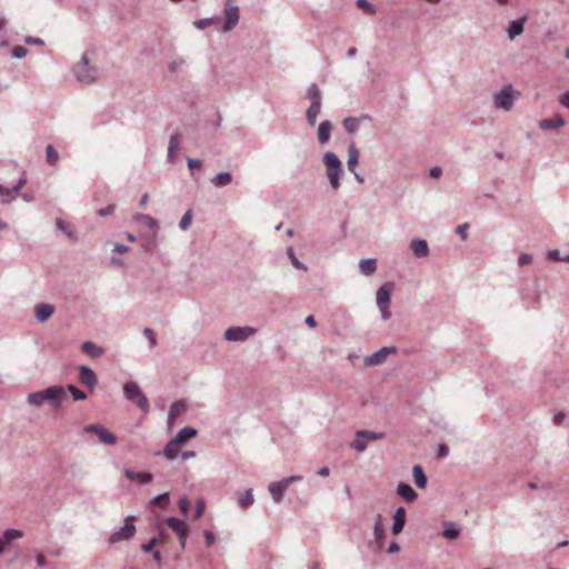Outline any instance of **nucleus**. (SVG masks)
Wrapping results in <instances>:
<instances>
[{
    "instance_id": "f257e3e1",
    "label": "nucleus",
    "mask_w": 569,
    "mask_h": 569,
    "mask_svg": "<svg viewBox=\"0 0 569 569\" xmlns=\"http://www.w3.org/2000/svg\"><path fill=\"white\" fill-rule=\"evenodd\" d=\"M66 398V389L62 386H52L43 390L30 392L27 402L33 407H41L49 403L52 408L59 409Z\"/></svg>"
},
{
    "instance_id": "f03ea898",
    "label": "nucleus",
    "mask_w": 569,
    "mask_h": 569,
    "mask_svg": "<svg viewBox=\"0 0 569 569\" xmlns=\"http://www.w3.org/2000/svg\"><path fill=\"white\" fill-rule=\"evenodd\" d=\"M76 79L83 84H91L99 78V71L96 66L90 64L87 54H83L80 61L72 69Z\"/></svg>"
},
{
    "instance_id": "7ed1b4c3",
    "label": "nucleus",
    "mask_w": 569,
    "mask_h": 569,
    "mask_svg": "<svg viewBox=\"0 0 569 569\" xmlns=\"http://www.w3.org/2000/svg\"><path fill=\"white\" fill-rule=\"evenodd\" d=\"M123 395L127 400L137 405L143 412L150 409L149 400L141 391L139 385L134 381H128L123 385Z\"/></svg>"
},
{
    "instance_id": "20e7f679",
    "label": "nucleus",
    "mask_w": 569,
    "mask_h": 569,
    "mask_svg": "<svg viewBox=\"0 0 569 569\" xmlns=\"http://www.w3.org/2000/svg\"><path fill=\"white\" fill-rule=\"evenodd\" d=\"M392 290H393V283L386 282L378 289L377 295H376L377 306L381 312V317L383 320H388L391 317L389 307H390Z\"/></svg>"
},
{
    "instance_id": "39448f33",
    "label": "nucleus",
    "mask_w": 569,
    "mask_h": 569,
    "mask_svg": "<svg viewBox=\"0 0 569 569\" xmlns=\"http://www.w3.org/2000/svg\"><path fill=\"white\" fill-rule=\"evenodd\" d=\"M516 99L517 92L513 90L512 86H507L495 93L493 103L497 109L510 111L513 108Z\"/></svg>"
},
{
    "instance_id": "423d86ee",
    "label": "nucleus",
    "mask_w": 569,
    "mask_h": 569,
    "mask_svg": "<svg viewBox=\"0 0 569 569\" xmlns=\"http://www.w3.org/2000/svg\"><path fill=\"white\" fill-rule=\"evenodd\" d=\"M385 437L383 432H376L369 430H358L356 432V439L351 442L350 447L359 452L366 450L370 441L380 440Z\"/></svg>"
},
{
    "instance_id": "0eeeda50",
    "label": "nucleus",
    "mask_w": 569,
    "mask_h": 569,
    "mask_svg": "<svg viewBox=\"0 0 569 569\" xmlns=\"http://www.w3.org/2000/svg\"><path fill=\"white\" fill-rule=\"evenodd\" d=\"M301 479H302L301 476H291V477H287L284 479H282L280 481L271 482L268 486V490L272 497V500L276 503H279L282 500L283 495L287 491V489L289 488V486L296 481H300Z\"/></svg>"
},
{
    "instance_id": "6e6552de",
    "label": "nucleus",
    "mask_w": 569,
    "mask_h": 569,
    "mask_svg": "<svg viewBox=\"0 0 569 569\" xmlns=\"http://www.w3.org/2000/svg\"><path fill=\"white\" fill-rule=\"evenodd\" d=\"M136 533V527H134V517L133 516H127L124 518V523L121 526L117 531H114L109 537L110 543H117L123 540L131 539Z\"/></svg>"
},
{
    "instance_id": "1a4fd4ad",
    "label": "nucleus",
    "mask_w": 569,
    "mask_h": 569,
    "mask_svg": "<svg viewBox=\"0 0 569 569\" xmlns=\"http://www.w3.org/2000/svg\"><path fill=\"white\" fill-rule=\"evenodd\" d=\"M253 327H230L224 331V339L228 341L243 342L256 333Z\"/></svg>"
},
{
    "instance_id": "9d476101",
    "label": "nucleus",
    "mask_w": 569,
    "mask_h": 569,
    "mask_svg": "<svg viewBox=\"0 0 569 569\" xmlns=\"http://www.w3.org/2000/svg\"><path fill=\"white\" fill-rule=\"evenodd\" d=\"M83 431L97 435L100 442H102L103 445H114L117 442V437L100 425L86 426L83 428Z\"/></svg>"
},
{
    "instance_id": "9b49d317",
    "label": "nucleus",
    "mask_w": 569,
    "mask_h": 569,
    "mask_svg": "<svg viewBox=\"0 0 569 569\" xmlns=\"http://www.w3.org/2000/svg\"><path fill=\"white\" fill-rule=\"evenodd\" d=\"M167 523L169 528L177 533L181 548L183 549L186 547V541L189 533L187 525L184 523L183 520L176 517H169L167 519Z\"/></svg>"
},
{
    "instance_id": "f8f14e48",
    "label": "nucleus",
    "mask_w": 569,
    "mask_h": 569,
    "mask_svg": "<svg viewBox=\"0 0 569 569\" xmlns=\"http://www.w3.org/2000/svg\"><path fill=\"white\" fill-rule=\"evenodd\" d=\"M396 350L397 349L395 347H382L378 351L365 358V366L373 367L381 365L386 361L387 357L390 353H395Z\"/></svg>"
},
{
    "instance_id": "ddd939ff",
    "label": "nucleus",
    "mask_w": 569,
    "mask_h": 569,
    "mask_svg": "<svg viewBox=\"0 0 569 569\" xmlns=\"http://www.w3.org/2000/svg\"><path fill=\"white\" fill-rule=\"evenodd\" d=\"M239 21V8L227 2L224 9V23L222 27L223 32L232 30Z\"/></svg>"
},
{
    "instance_id": "4468645a",
    "label": "nucleus",
    "mask_w": 569,
    "mask_h": 569,
    "mask_svg": "<svg viewBox=\"0 0 569 569\" xmlns=\"http://www.w3.org/2000/svg\"><path fill=\"white\" fill-rule=\"evenodd\" d=\"M78 369L80 382L87 386L90 390L94 389V387L98 385L96 372L84 365L79 366Z\"/></svg>"
},
{
    "instance_id": "2eb2a0df",
    "label": "nucleus",
    "mask_w": 569,
    "mask_h": 569,
    "mask_svg": "<svg viewBox=\"0 0 569 569\" xmlns=\"http://www.w3.org/2000/svg\"><path fill=\"white\" fill-rule=\"evenodd\" d=\"M54 313V306L51 303H38L34 306V316L37 320L41 323L49 320Z\"/></svg>"
},
{
    "instance_id": "dca6fc26",
    "label": "nucleus",
    "mask_w": 569,
    "mask_h": 569,
    "mask_svg": "<svg viewBox=\"0 0 569 569\" xmlns=\"http://www.w3.org/2000/svg\"><path fill=\"white\" fill-rule=\"evenodd\" d=\"M133 220L137 223L143 224L147 228H149L151 230V233H153V237H157L159 227H158V221L153 217L146 214V213H136L133 216Z\"/></svg>"
},
{
    "instance_id": "f3484780",
    "label": "nucleus",
    "mask_w": 569,
    "mask_h": 569,
    "mask_svg": "<svg viewBox=\"0 0 569 569\" xmlns=\"http://www.w3.org/2000/svg\"><path fill=\"white\" fill-rule=\"evenodd\" d=\"M366 120H368V121L371 120V117L369 114H362L358 118L357 117H348V118L343 119L342 126L348 133L352 134V133L357 132V130L359 129L360 122L366 121Z\"/></svg>"
},
{
    "instance_id": "a211bd4d",
    "label": "nucleus",
    "mask_w": 569,
    "mask_h": 569,
    "mask_svg": "<svg viewBox=\"0 0 569 569\" xmlns=\"http://www.w3.org/2000/svg\"><path fill=\"white\" fill-rule=\"evenodd\" d=\"M406 525V510L403 507H399L396 509L393 513V523L391 527V531L395 536H398Z\"/></svg>"
},
{
    "instance_id": "6ab92c4d",
    "label": "nucleus",
    "mask_w": 569,
    "mask_h": 569,
    "mask_svg": "<svg viewBox=\"0 0 569 569\" xmlns=\"http://www.w3.org/2000/svg\"><path fill=\"white\" fill-rule=\"evenodd\" d=\"M373 536H375L378 548L382 549L385 537H386V530L382 525V516L380 513H378L375 519Z\"/></svg>"
},
{
    "instance_id": "aec40b11",
    "label": "nucleus",
    "mask_w": 569,
    "mask_h": 569,
    "mask_svg": "<svg viewBox=\"0 0 569 569\" xmlns=\"http://www.w3.org/2000/svg\"><path fill=\"white\" fill-rule=\"evenodd\" d=\"M565 126V119L560 114L553 118L542 119L539 121V128L542 130H555Z\"/></svg>"
},
{
    "instance_id": "412c9836",
    "label": "nucleus",
    "mask_w": 569,
    "mask_h": 569,
    "mask_svg": "<svg viewBox=\"0 0 569 569\" xmlns=\"http://www.w3.org/2000/svg\"><path fill=\"white\" fill-rule=\"evenodd\" d=\"M527 18L521 17L519 19L512 20L507 29L508 37L512 40L516 37L520 36L523 32V27Z\"/></svg>"
},
{
    "instance_id": "4be33fe9",
    "label": "nucleus",
    "mask_w": 569,
    "mask_h": 569,
    "mask_svg": "<svg viewBox=\"0 0 569 569\" xmlns=\"http://www.w3.org/2000/svg\"><path fill=\"white\" fill-rule=\"evenodd\" d=\"M411 250L417 258H423L429 254L428 242L423 239H413L411 241Z\"/></svg>"
},
{
    "instance_id": "5701e85b",
    "label": "nucleus",
    "mask_w": 569,
    "mask_h": 569,
    "mask_svg": "<svg viewBox=\"0 0 569 569\" xmlns=\"http://www.w3.org/2000/svg\"><path fill=\"white\" fill-rule=\"evenodd\" d=\"M332 131V123L330 120H323L320 122L318 128V141L320 144H326Z\"/></svg>"
},
{
    "instance_id": "b1692460",
    "label": "nucleus",
    "mask_w": 569,
    "mask_h": 569,
    "mask_svg": "<svg viewBox=\"0 0 569 569\" xmlns=\"http://www.w3.org/2000/svg\"><path fill=\"white\" fill-rule=\"evenodd\" d=\"M123 472L128 479L139 481L143 485L150 483L153 479V476L149 472H136L129 468H126Z\"/></svg>"
},
{
    "instance_id": "393cba45",
    "label": "nucleus",
    "mask_w": 569,
    "mask_h": 569,
    "mask_svg": "<svg viewBox=\"0 0 569 569\" xmlns=\"http://www.w3.org/2000/svg\"><path fill=\"white\" fill-rule=\"evenodd\" d=\"M397 493L401 498H403L406 501H409V502H412L418 497V493L413 490V488L410 485L406 483V482H400L398 485Z\"/></svg>"
},
{
    "instance_id": "a878e982",
    "label": "nucleus",
    "mask_w": 569,
    "mask_h": 569,
    "mask_svg": "<svg viewBox=\"0 0 569 569\" xmlns=\"http://www.w3.org/2000/svg\"><path fill=\"white\" fill-rule=\"evenodd\" d=\"M82 351L89 357L97 359L104 353V349L92 341H84L81 347Z\"/></svg>"
},
{
    "instance_id": "bb28decb",
    "label": "nucleus",
    "mask_w": 569,
    "mask_h": 569,
    "mask_svg": "<svg viewBox=\"0 0 569 569\" xmlns=\"http://www.w3.org/2000/svg\"><path fill=\"white\" fill-rule=\"evenodd\" d=\"M198 431L193 427L182 428L176 436L174 441L180 446L197 436Z\"/></svg>"
},
{
    "instance_id": "cd10ccee",
    "label": "nucleus",
    "mask_w": 569,
    "mask_h": 569,
    "mask_svg": "<svg viewBox=\"0 0 569 569\" xmlns=\"http://www.w3.org/2000/svg\"><path fill=\"white\" fill-rule=\"evenodd\" d=\"M323 163L327 167V170H340L342 169V163L336 153L331 151H327L323 154Z\"/></svg>"
},
{
    "instance_id": "c85d7f7f",
    "label": "nucleus",
    "mask_w": 569,
    "mask_h": 569,
    "mask_svg": "<svg viewBox=\"0 0 569 569\" xmlns=\"http://www.w3.org/2000/svg\"><path fill=\"white\" fill-rule=\"evenodd\" d=\"M359 161V151L353 142H351L348 147V161L347 167L348 170L351 172H355L356 167L358 166Z\"/></svg>"
},
{
    "instance_id": "c756f323",
    "label": "nucleus",
    "mask_w": 569,
    "mask_h": 569,
    "mask_svg": "<svg viewBox=\"0 0 569 569\" xmlns=\"http://www.w3.org/2000/svg\"><path fill=\"white\" fill-rule=\"evenodd\" d=\"M461 533V527L455 522H445L442 536L448 540H455Z\"/></svg>"
},
{
    "instance_id": "7c9ffc66",
    "label": "nucleus",
    "mask_w": 569,
    "mask_h": 569,
    "mask_svg": "<svg viewBox=\"0 0 569 569\" xmlns=\"http://www.w3.org/2000/svg\"><path fill=\"white\" fill-rule=\"evenodd\" d=\"M179 146H180L179 134L174 133L169 139L168 153H167V161L168 162L172 163L174 161L176 152L178 151Z\"/></svg>"
},
{
    "instance_id": "2f4dec72",
    "label": "nucleus",
    "mask_w": 569,
    "mask_h": 569,
    "mask_svg": "<svg viewBox=\"0 0 569 569\" xmlns=\"http://www.w3.org/2000/svg\"><path fill=\"white\" fill-rule=\"evenodd\" d=\"M322 103H310V107L306 111V119L310 127H315L317 118L321 111Z\"/></svg>"
},
{
    "instance_id": "473e14b6",
    "label": "nucleus",
    "mask_w": 569,
    "mask_h": 569,
    "mask_svg": "<svg viewBox=\"0 0 569 569\" xmlns=\"http://www.w3.org/2000/svg\"><path fill=\"white\" fill-rule=\"evenodd\" d=\"M179 451V445L174 441V439H171L163 448L162 451H158L156 455H163L169 460H173L177 458Z\"/></svg>"
},
{
    "instance_id": "72a5a7b5",
    "label": "nucleus",
    "mask_w": 569,
    "mask_h": 569,
    "mask_svg": "<svg viewBox=\"0 0 569 569\" xmlns=\"http://www.w3.org/2000/svg\"><path fill=\"white\" fill-rule=\"evenodd\" d=\"M412 476H413L415 483L418 488L425 489L427 487L428 479H427V476L425 475L421 466H419V465L413 466Z\"/></svg>"
},
{
    "instance_id": "f704fd0d",
    "label": "nucleus",
    "mask_w": 569,
    "mask_h": 569,
    "mask_svg": "<svg viewBox=\"0 0 569 569\" xmlns=\"http://www.w3.org/2000/svg\"><path fill=\"white\" fill-rule=\"evenodd\" d=\"M253 502H254V498H253L252 489H248L244 492L239 493V496H238V506L242 510H246L249 507H251L253 505Z\"/></svg>"
},
{
    "instance_id": "c9c22d12",
    "label": "nucleus",
    "mask_w": 569,
    "mask_h": 569,
    "mask_svg": "<svg viewBox=\"0 0 569 569\" xmlns=\"http://www.w3.org/2000/svg\"><path fill=\"white\" fill-rule=\"evenodd\" d=\"M359 269L362 274L370 276L377 269V260L373 258L362 259L359 263Z\"/></svg>"
},
{
    "instance_id": "e433bc0d",
    "label": "nucleus",
    "mask_w": 569,
    "mask_h": 569,
    "mask_svg": "<svg viewBox=\"0 0 569 569\" xmlns=\"http://www.w3.org/2000/svg\"><path fill=\"white\" fill-rule=\"evenodd\" d=\"M186 410V403L183 401H176L173 402L168 412V422L171 423L174 421L179 415Z\"/></svg>"
},
{
    "instance_id": "4c0bfd02",
    "label": "nucleus",
    "mask_w": 569,
    "mask_h": 569,
    "mask_svg": "<svg viewBox=\"0 0 569 569\" xmlns=\"http://www.w3.org/2000/svg\"><path fill=\"white\" fill-rule=\"evenodd\" d=\"M210 181L214 187L221 188L231 183L232 174L230 172H220L211 178Z\"/></svg>"
},
{
    "instance_id": "58836bf2",
    "label": "nucleus",
    "mask_w": 569,
    "mask_h": 569,
    "mask_svg": "<svg viewBox=\"0 0 569 569\" xmlns=\"http://www.w3.org/2000/svg\"><path fill=\"white\" fill-rule=\"evenodd\" d=\"M23 536V532L18 529H7L3 532V536L0 538V542L6 548L7 545H9L12 540L21 538Z\"/></svg>"
},
{
    "instance_id": "ea45409f",
    "label": "nucleus",
    "mask_w": 569,
    "mask_h": 569,
    "mask_svg": "<svg viewBox=\"0 0 569 569\" xmlns=\"http://www.w3.org/2000/svg\"><path fill=\"white\" fill-rule=\"evenodd\" d=\"M187 64V60L181 56H174L168 63V70L170 73L179 72Z\"/></svg>"
},
{
    "instance_id": "a19ab883",
    "label": "nucleus",
    "mask_w": 569,
    "mask_h": 569,
    "mask_svg": "<svg viewBox=\"0 0 569 569\" xmlns=\"http://www.w3.org/2000/svg\"><path fill=\"white\" fill-rule=\"evenodd\" d=\"M17 198V192L14 188H7L0 184V201L2 203H10Z\"/></svg>"
},
{
    "instance_id": "79ce46f5",
    "label": "nucleus",
    "mask_w": 569,
    "mask_h": 569,
    "mask_svg": "<svg viewBox=\"0 0 569 569\" xmlns=\"http://www.w3.org/2000/svg\"><path fill=\"white\" fill-rule=\"evenodd\" d=\"M343 173V169L340 170H327V177L329 179L331 188L336 191L340 187V177Z\"/></svg>"
},
{
    "instance_id": "37998d69",
    "label": "nucleus",
    "mask_w": 569,
    "mask_h": 569,
    "mask_svg": "<svg viewBox=\"0 0 569 569\" xmlns=\"http://www.w3.org/2000/svg\"><path fill=\"white\" fill-rule=\"evenodd\" d=\"M307 98L311 103H322L321 102V91L316 83H311L307 90Z\"/></svg>"
},
{
    "instance_id": "c03bdc74",
    "label": "nucleus",
    "mask_w": 569,
    "mask_h": 569,
    "mask_svg": "<svg viewBox=\"0 0 569 569\" xmlns=\"http://www.w3.org/2000/svg\"><path fill=\"white\" fill-rule=\"evenodd\" d=\"M46 159L50 166H56L59 160V153L52 144H48L46 148Z\"/></svg>"
},
{
    "instance_id": "a18cd8bd",
    "label": "nucleus",
    "mask_w": 569,
    "mask_h": 569,
    "mask_svg": "<svg viewBox=\"0 0 569 569\" xmlns=\"http://www.w3.org/2000/svg\"><path fill=\"white\" fill-rule=\"evenodd\" d=\"M64 389H66V392L69 391L72 395V397L76 401H81V400L87 399L86 392H83L82 390L77 388L74 385H68Z\"/></svg>"
},
{
    "instance_id": "49530a36",
    "label": "nucleus",
    "mask_w": 569,
    "mask_h": 569,
    "mask_svg": "<svg viewBox=\"0 0 569 569\" xmlns=\"http://www.w3.org/2000/svg\"><path fill=\"white\" fill-rule=\"evenodd\" d=\"M287 254L291 261V263L293 264L295 268L297 269H300V270H303L306 271L307 270V266L305 263H302L295 254L293 252V249L291 247H289L287 249Z\"/></svg>"
},
{
    "instance_id": "de8ad7c7",
    "label": "nucleus",
    "mask_w": 569,
    "mask_h": 569,
    "mask_svg": "<svg viewBox=\"0 0 569 569\" xmlns=\"http://www.w3.org/2000/svg\"><path fill=\"white\" fill-rule=\"evenodd\" d=\"M191 220H192V211L189 209L184 212V214L182 216V218L180 220V223H179L180 229L187 230L191 223Z\"/></svg>"
},
{
    "instance_id": "09e8293b",
    "label": "nucleus",
    "mask_w": 569,
    "mask_h": 569,
    "mask_svg": "<svg viewBox=\"0 0 569 569\" xmlns=\"http://www.w3.org/2000/svg\"><path fill=\"white\" fill-rule=\"evenodd\" d=\"M168 501H169V493L163 492V493H160V495L156 496L154 498H152L150 501V505L163 506V505L168 503Z\"/></svg>"
},
{
    "instance_id": "8fccbe9b",
    "label": "nucleus",
    "mask_w": 569,
    "mask_h": 569,
    "mask_svg": "<svg viewBox=\"0 0 569 569\" xmlns=\"http://www.w3.org/2000/svg\"><path fill=\"white\" fill-rule=\"evenodd\" d=\"M142 247L146 251L152 252L156 248V237H153V233H151L149 237L144 239V242L142 243Z\"/></svg>"
},
{
    "instance_id": "3c124183",
    "label": "nucleus",
    "mask_w": 569,
    "mask_h": 569,
    "mask_svg": "<svg viewBox=\"0 0 569 569\" xmlns=\"http://www.w3.org/2000/svg\"><path fill=\"white\" fill-rule=\"evenodd\" d=\"M187 166L190 170L191 176H194V170L200 169L202 166V162L199 159L187 158Z\"/></svg>"
},
{
    "instance_id": "603ef678",
    "label": "nucleus",
    "mask_w": 569,
    "mask_h": 569,
    "mask_svg": "<svg viewBox=\"0 0 569 569\" xmlns=\"http://www.w3.org/2000/svg\"><path fill=\"white\" fill-rule=\"evenodd\" d=\"M28 49L22 46H16L12 49V57L16 59H22L28 54Z\"/></svg>"
},
{
    "instance_id": "864d4df0",
    "label": "nucleus",
    "mask_w": 569,
    "mask_h": 569,
    "mask_svg": "<svg viewBox=\"0 0 569 569\" xmlns=\"http://www.w3.org/2000/svg\"><path fill=\"white\" fill-rule=\"evenodd\" d=\"M143 336L149 340L150 342V347L153 348L157 346V339H156V335L153 332L152 329L150 328H144L143 331H142Z\"/></svg>"
},
{
    "instance_id": "5fc2aeb1",
    "label": "nucleus",
    "mask_w": 569,
    "mask_h": 569,
    "mask_svg": "<svg viewBox=\"0 0 569 569\" xmlns=\"http://www.w3.org/2000/svg\"><path fill=\"white\" fill-rule=\"evenodd\" d=\"M216 20H218V19L217 18H204V19H200V20L194 21L193 24H194V27L197 29L202 30L207 26H209L212 22H214Z\"/></svg>"
},
{
    "instance_id": "6e6d98bb",
    "label": "nucleus",
    "mask_w": 569,
    "mask_h": 569,
    "mask_svg": "<svg viewBox=\"0 0 569 569\" xmlns=\"http://www.w3.org/2000/svg\"><path fill=\"white\" fill-rule=\"evenodd\" d=\"M204 508H206L204 501L202 499H198L197 503H196V510H194L196 519H199L203 515Z\"/></svg>"
},
{
    "instance_id": "4d7b16f0",
    "label": "nucleus",
    "mask_w": 569,
    "mask_h": 569,
    "mask_svg": "<svg viewBox=\"0 0 569 569\" xmlns=\"http://www.w3.org/2000/svg\"><path fill=\"white\" fill-rule=\"evenodd\" d=\"M189 507H190L189 499L187 497L180 498L179 508H180L181 512L183 513V516H187Z\"/></svg>"
},
{
    "instance_id": "13d9d810",
    "label": "nucleus",
    "mask_w": 569,
    "mask_h": 569,
    "mask_svg": "<svg viewBox=\"0 0 569 569\" xmlns=\"http://www.w3.org/2000/svg\"><path fill=\"white\" fill-rule=\"evenodd\" d=\"M357 6L367 10L368 12L375 11V6L368 0H357Z\"/></svg>"
},
{
    "instance_id": "bf43d9fd",
    "label": "nucleus",
    "mask_w": 569,
    "mask_h": 569,
    "mask_svg": "<svg viewBox=\"0 0 569 569\" xmlns=\"http://www.w3.org/2000/svg\"><path fill=\"white\" fill-rule=\"evenodd\" d=\"M24 42L27 44H34V46H39V47L44 46V41L42 39L32 37V36L26 37Z\"/></svg>"
},
{
    "instance_id": "052dcab7",
    "label": "nucleus",
    "mask_w": 569,
    "mask_h": 569,
    "mask_svg": "<svg viewBox=\"0 0 569 569\" xmlns=\"http://www.w3.org/2000/svg\"><path fill=\"white\" fill-rule=\"evenodd\" d=\"M532 261V257L529 253H521L518 258V264L520 267L527 266Z\"/></svg>"
},
{
    "instance_id": "680f3d73",
    "label": "nucleus",
    "mask_w": 569,
    "mask_h": 569,
    "mask_svg": "<svg viewBox=\"0 0 569 569\" xmlns=\"http://www.w3.org/2000/svg\"><path fill=\"white\" fill-rule=\"evenodd\" d=\"M203 537H204V540H206V545L208 547H211V546L214 545L216 537H214L213 532H211L210 530H204L203 531Z\"/></svg>"
},
{
    "instance_id": "e2e57ef3",
    "label": "nucleus",
    "mask_w": 569,
    "mask_h": 569,
    "mask_svg": "<svg viewBox=\"0 0 569 569\" xmlns=\"http://www.w3.org/2000/svg\"><path fill=\"white\" fill-rule=\"evenodd\" d=\"M114 209H116L114 204H109L106 208L99 209L97 213L100 217H108L113 213Z\"/></svg>"
},
{
    "instance_id": "0e129e2a",
    "label": "nucleus",
    "mask_w": 569,
    "mask_h": 569,
    "mask_svg": "<svg viewBox=\"0 0 569 569\" xmlns=\"http://www.w3.org/2000/svg\"><path fill=\"white\" fill-rule=\"evenodd\" d=\"M469 228V223H462L458 226L457 233L460 236L462 240H466L468 237L467 230Z\"/></svg>"
},
{
    "instance_id": "69168bd1",
    "label": "nucleus",
    "mask_w": 569,
    "mask_h": 569,
    "mask_svg": "<svg viewBox=\"0 0 569 569\" xmlns=\"http://www.w3.org/2000/svg\"><path fill=\"white\" fill-rule=\"evenodd\" d=\"M158 540L157 538H152L151 540H149L148 542L146 543H142L141 545V549L144 551V552H150L154 546L157 545Z\"/></svg>"
},
{
    "instance_id": "338daca9",
    "label": "nucleus",
    "mask_w": 569,
    "mask_h": 569,
    "mask_svg": "<svg viewBox=\"0 0 569 569\" xmlns=\"http://www.w3.org/2000/svg\"><path fill=\"white\" fill-rule=\"evenodd\" d=\"M26 183H27V176L23 172L21 174V177L18 179L17 183L13 186L16 192L20 191Z\"/></svg>"
},
{
    "instance_id": "774afa93",
    "label": "nucleus",
    "mask_w": 569,
    "mask_h": 569,
    "mask_svg": "<svg viewBox=\"0 0 569 569\" xmlns=\"http://www.w3.org/2000/svg\"><path fill=\"white\" fill-rule=\"evenodd\" d=\"M559 102L567 109H569V90L559 97Z\"/></svg>"
}]
</instances>
